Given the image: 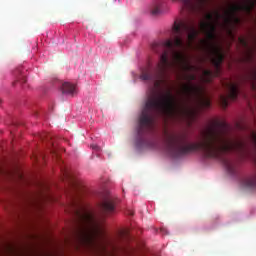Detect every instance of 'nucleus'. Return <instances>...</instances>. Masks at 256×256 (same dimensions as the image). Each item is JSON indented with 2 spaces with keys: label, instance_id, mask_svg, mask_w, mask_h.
Segmentation results:
<instances>
[{
  "label": "nucleus",
  "instance_id": "obj_1",
  "mask_svg": "<svg viewBox=\"0 0 256 256\" xmlns=\"http://www.w3.org/2000/svg\"><path fill=\"white\" fill-rule=\"evenodd\" d=\"M202 142L189 141V134L181 132L171 136L166 141V151L172 157H183L195 151H203L206 157L220 159L230 175L237 174V160L225 158L227 153H236L245 157L247 144L245 141L227 137V124L215 121L213 125L201 132Z\"/></svg>",
  "mask_w": 256,
  "mask_h": 256
},
{
  "label": "nucleus",
  "instance_id": "obj_2",
  "mask_svg": "<svg viewBox=\"0 0 256 256\" xmlns=\"http://www.w3.org/2000/svg\"><path fill=\"white\" fill-rule=\"evenodd\" d=\"M172 31L173 40H167L164 44L154 42L151 46L155 53H159L165 47L167 49L160 55L155 70L144 68L140 74L141 81H149L155 89L161 87L163 77L169 69H181L182 71H195L196 69L195 66L189 64L184 52L193 49V43L199 37V30H197L195 22L192 20L175 22Z\"/></svg>",
  "mask_w": 256,
  "mask_h": 256
},
{
  "label": "nucleus",
  "instance_id": "obj_3",
  "mask_svg": "<svg viewBox=\"0 0 256 256\" xmlns=\"http://www.w3.org/2000/svg\"><path fill=\"white\" fill-rule=\"evenodd\" d=\"M151 92L139 117V137H143V133L153 127L155 117H158V115L164 117H193L195 108L189 104L193 99L202 109L211 107V100L207 96H203V88L199 85L185 84L183 86L185 99L181 103H177L171 90L166 91L165 94H158L155 92V88H151Z\"/></svg>",
  "mask_w": 256,
  "mask_h": 256
},
{
  "label": "nucleus",
  "instance_id": "obj_4",
  "mask_svg": "<svg viewBox=\"0 0 256 256\" xmlns=\"http://www.w3.org/2000/svg\"><path fill=\"white\" fill-rule=\"evenodd\" d=\"M73 213L76 217L72 235L78 247H83L90 253L98 256H107V241L103 230L95 216L79 206L75 200L71 202Z\"/></svg>",
  "mask_w": 256,
  "mask_h": 256
},
{
  "label": "nucleus",
  "instance_id": "obj_5",
  "mask_svg": "<svg viewBox=\"0 0 256 256\" xmlns=\"http://www.w3.org/2000/svg\"><path fill=\"white\" fill-rule=\"evenodd\" d=\"M200 31L207 38V40H203V43H205L212 55L211 63L214 65L216 73H219V71H221V63H223L225 59V54L223 53V47H221V45L213 43L216 37L215 32L217 31V25L213 22H201Z\"/></svg>",
  "mask_w": 256,
  "mask_h": 256
},
{
  "label": "nucleus",
  "instance_id": "obj_6",
  "mask_svg": "<svg viewBox=\"0 0 256 256\" xmlns=\"http://www.w3.org/2000/svg\"><path fill=\"white\" fill-rule=\"evenodd\" d=\"M255 5H256V0H248L241 4H234L230 7L229 10L225 12L224 19L227 23H231L232 19H235L236 23H239V18L235 16L236 13H238V11H244V13L251 15V11L255 9Z\"/></svg>",
  "mask_w": 256,
  "mask_h": 256
},
{
  "label": "nucleus",
  "instance_id": "obj_7",
  "mask_svg": "<svg viewBox=\"0 0 256 256\" xmlns=\"http://www.w3.org/2000/svg\"><path fill=\"white\" fill-rule=\"evenodd\" d=\"M223 86L228 91V95L221 94L219 96V103L223 109H227L229 106V99L230 101H237V97H239V84L228 81L223 83Z\"/></svg>",
  "mask_w": 256,
  "mask_h": 256
},
{
  "label": "nucleus",
  "instance_id": "obj_8",
  "mask_svg": "<svg viewBox=\"0 0 256 256\" xmlns=\"http://www.w3.org/2000/svg\"><path fill=\"white\" fill-rule=\"evenodd\" d=\"M207 0H180L183 11L186 13H197L203 9Z\"/></svg>",
  "mask_w": 256,
  "mask_h": 256
},
{
  "label": "nucleus",
  "instance_id": "obj_9",
  "mask_svg": "<svg viewBox=\"0 0 256 256\" xmlns=\"http://www.w3.org/2000/svg\"><path fill=\"white\" fill-rule=\"evenodd\" d=\"M100 210L102 215H113V213H115V202L110 199L104 200L100 204Z\"/></svg>",
  "mask_w": 256,
  "mask_h": 256
},
{
  "label": "nucleus",
  "instance_id": "obj_10",
  "mask_svg": "<svg viewBox=\"0 0 256 256\" xmlns=\"http://www.w3.org/2000/svg\"><path fill=\"white\" fill-rule=\"evenodd\" d=\"M61 90L64 95H75V93H77V88L75 85L69 82H64L62 84Z\"/></svg>",
  "mask_w": 256,
  "mask_h": 256
},
{
  "label": "nucleus",
  "instance_id": "obj_11",
  "mask_svg": "<svg viewBox=\"0 0 256 256\" xmlns=\"http://www.w3.org/2000/svg\"><path fill=\"white\" fill-rule=\"evenodd\" d=\"M150 13L153 17H157L158 15H161V1L154 0L150 8Z\"/></svg>",
  "mask_w": 256,
  "mask_h": 256
},
{
  "label": "nucleus",
  "instance_id": "obj_12",
  "mask_svg": "<svg viewBox=\"0 0 256 256\" xmlns=\"http://www.w3.org/2000/svg\"><path fill=\"white\" fill-rule=\"evenodd\" d=\"M248 79L251 82V87L256 90V69H252L248 74Z\"/></svg>",
  "mask_w": 256,
  "mask_h": 256
},
{
  "label": "nucleus",
  "instance_id": "obj_13",
  "mask_svg": "<svg viewBox=\"0 0 256 256\" xmlns=\"http://www.w3.org/2000/svg\"><path fill=\"white\" fill-rule=\"evenodd\" d=\"M214 76L215 74H213V71L203 70V77H204L205 83H211V79H213Z\"/></svg>",
  "mask_w": 256,
  "mask_h": 256
},
{
  "label": "nucleus",
  "instance_id": "obj_14",
  "mask_svg": "<svg viewBox=\"0 0 256 256\" xmlns=\"http://www.w3.org/2000/svg\"><path fill=\"white\" fill-rule=\"evenodd\" d=\"M205 19L206 21H203L202 23H215V16L213 15V13H207L205 15Z\"/></svg>",
  "mask_w": 256,
  "mask_h": 256
},
{
  "label": "nucleus",
  "instance_id": "obj_15",
  "mask_svg": "<svg viewBox=\"0 0 256 256\" xmlns=\"http://www.w3.org/2000/svg\"><path fill=\"white\" fill-rule=\"evenodd\" d=\"M62 173L67 181H71V183H74L73 174H71V172H69L68 170H62Z\"/></svg>",
  "mask_w": 256,
  "mask_h": 256
},
{
  "label": "nucleus",
  "instance_id": "obj_16",
  "mask_svg": "<svg viewBox=\"0 0 256 256\" xmlns=\"http://www.w3.org/2000/svg\"><path fill=\"white\" fill-rule=\"evenodd\" d=\"M212 15H214V25H219V20L223 17V15H221L219 11H214Z\"/></svg>",
  "mask_w": 256,
  "mask_h": 256
},
{
  "label": "nucleus",
  "instance_id": "obj_17",
  "mask_svg": "<svg viewBox=\"0 0 256 256\" xmlns=\"http://www.w3.org/2000/svg\"><path fill=\"white\" fill-rule=\"evenodd\" d=\"M186 81H195L197 76L195 74H188L185 76Z\"/></svg>",
  "mask_w": 256,
  "mask_h": 256
},
{
  "label": "nucleus",
  "instance_id": "obj_18",
  "mask_svg": "<svg viewBox=\"0 0 256 256\" xmlns=\"http://www.w3.org/2000/svg\"><path fill=\"white\" fill-rule=\"evenodd\" d=\"M91 149H93V151H101V147H99L97 144H92Z\"/></svg>",
  "mask_w": 256,
  "mask_h": 256
},
{
  "label": "nucleus",
  "instance_id": "obj_19",
  "mask_svg": "<svg viewBox=\"0 0 256 256\" xmlns=\"http://www.w3.org/2000/svg\"><path fill=\"white\" fill-rule=\"evenodd\" d=\"M129 235V232L127 230L121 232L120 237H127Z\"/></svg>",
  "mask_w": 256,
  "mask_h": 256
},
{
  "label": "nucleus",
  "instance_id": "obj_20",
  "mask_svg": "<svg viewBox=\"0 0 256 256\" xmlns=\"http://www.w3.org/2000/svg\"><path fill=\"white\" fill-rule=\"evenodd\" d=\"M239 41H240V43H242V45H244L245 47H247V42H246L244 39L239 38Z\"/></svg>",
  "mask_w": 256,
  "mask_h": 256
},
{
  "label": "nucleus",
  "instance_id": "obj_21",
  "mask_svg": "<svg viewBox=\"0 0 256 256\" xmlns=\"http://www.w3.org/2000/svg\"><path fill=\"white\" fill-rule=\"evenodd\" d=\"M51 153H52V155H56V157H58L57 152L55 150H51Z\"/></svg>",
  "mask_w": 256,
  "mask_h": 256
},
{
  "label": "nucleus",
  "instance_id": "obj_22",
  "mask_svg": "<svg viewBox=\"0 0 256 256\" xmlns=\"http://www.w3.org/2000/svg\"><path fill=\"white\" fill-rule=\"evenodd\" d=\"M22 83H27V79L26 78H22Z\"/></svg>",
  "mask_w": 256,
  "mask_h": 256
},
{
  "label": "nucleus",
  "instance_id": "obj_23",
  "mask_svg": "<svg viewBox=\"0 0 256 256\" xmlns=\"http://www.w3.org/2000/svg\"><path fill=\"white\" fill-rule=\"evenodd\" d=\"M161 233H166V230L165 229H161Z\"/></svg>",
  "mask_w": 256,
  "mask_h": 256
},
{
  "label": "nucleus",
  "instance_id": "obj_24",
  "mask_svg": "<svg viewBox=\"0 0 256 256\" xmlns=\"http://www.w3.org/2000/svg\"><path fill=\"white\" fill-rule=\"evenodd\" d=\"M42 139H45V136H42Z\"/></svg>",
  "mask_w": 256,
  "mask_h": 256
}]
</instances>
